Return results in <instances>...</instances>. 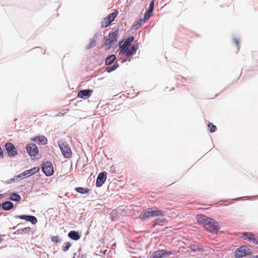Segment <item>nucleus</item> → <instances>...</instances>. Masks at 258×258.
I'll list each match as a JSON object with an SVG mask.
<instances>
[{
    "instance_id": "29",
    "label": "nucleus",
    "mask_w": 258,
    "mask_h": 258,
    "mask_svg": "<svg viewBox=\"0 0 258 258\" xmlns=\"http://www.w3.org/2000/svg\"><path fill=\"white\" fill-rule=\"evenodd\" d=\"M72 244L70 242H67L65 243V246L63 247L62 250L64 252H66L71 246Z\"/></svg>"
},
{
    "instance_id": "32",
    "label": "nucleus",
    "mask_w": 258,
    "mask_h": 258,
    "mask_svg": "<svg viewBox=\"0 0 258 258\" xmlns=\"http://www.w3.org/2000/svg\"><path fill=\"white\" fill-rule=\"evenodd\" d=\"M152 13H148V12H147L145 14L144 18V22H146L150 18Z\"/></svg>"
},
{
    "instance_id": "19",
    "label": "nucleus",
    "mask_w": 258,
    "mask_h": 258,
    "mask_svg": "<svg viewBox=\"0 0 258 258\" xmlns=\"http://www.w3.org/2000/svg\"><path fill=\"white\" fill-rule=\"evenodd\" d=\"M75 190L81 194H86L89 192L90 189L86 187H78L75 188Z\"/></svg>"
},
{
    "instance_id": "21",
    "label": "nucleus",
    "mask_w": 258,
    "mask_h": 258,
    "mask_svg": "<svg viewBox=\"0 0 258 258\" xmlns=\"http://www.w3.org/2000/svg\"><path fill=\"white\" fill-rule=\"evenodd\" d=\"M33 140L38 142L42 145H44L47 143V139L43 136L37 137Z\"/></svg>"
},
{
    "instance_id": "9",
    "label": "nucleus",
    "mask_w": 258,
    "mask_h": 258,
    "mask_svg": "<svg viewBox=\"0 0 258 258\" xmlns=\"http://www.w3.org/2000/svg\"><path fill=\"white\" fill-rule=\"evenodd\" d=\"M42 169L43 172L47 176L51 175L54 172L53 166L50 162L44 163L42 167Z\"/></svg>"
},
{
    "instance_id": "28",
    "label": "nucleus",
    "mask_w": 258,
    "mask_h": 258,
    "mask_svg": "<svg viewBox=\"0 0 258 258\" xmlns=\"http://www.w3.org/2000/svg\"><path fill=\"white\" fill-rule=\"evenodd\" d=\"M96 44V41L95 40H92L87 45V49H89V48H91L92 47H94L95 46Z\"/></svg>"
},
{
    "instance_id": "27",
    "label": "nucleus",
    "mask_w": 258,
    "mask_h": 258,
    "mask_svg": "<svg viewBox=\"0 0 258 258\" xmlns=\"http://www.w3.org/2000/svg\"><path fill=\"white\" fill-rule=\"evenodd\" d=\"M208 125L211 133H213L217 130V127L212 123H209Z\"/></svg>"
},
{
    "instance_id": "38",
    "label": "nucleus",
    "mask_w": 258,
    "mask_h": 258,
    "mask_svg": "<svg viewBox=\"0 0 258 258\" xmlns=\"http://www.w3.org/2000/svg\"><path fill=\"white\" fill-rule=\"evenodd\" d=\"M124 61H125V60H122V62H124Z\"/></svg>"
},
{
    "instance_id": "18",
    "label": "nucleus",
    "mask_w": 258,
    "mask_h": 258,
    "mask_svg": "<svg viewBox=\"0 0 258 258\" xmlns=\"http://www.w3.org/2000/svg\"><path fill=\"white\" fill-rule=\"evenodd\" d=\"M14 207L13 204L10 201H7L3 203L2 205V207L3 210L8 211L12 209Z\"/></svg>"
},
{
    "instance_id": "25",
    "label": "nucleus",
    "mask_w": 258,
    "mask_h": 258,
    "mask_svg": "<svg viewBox=\"0 0 258 258\" xmlns=\"http://www.w3.org/2000/svg\"><path fill=\"white\" fill-rule=\"evenodd\" d=\"M142 23H143V19H140L138 21L137 23L133 25V28L135 29V30L138 29L142 25Z\"/></svg>"
},
{
    "instance_id": "15",
    "label": "nucleus",
    "mask_w": 258,
    "mask_h": 258,
    "mask_svg": "<svg viewBox=\"0 0 258 258\" xmlns=\"http://www.w3.org/2000/svg\"><path fill=\"white\" fill-rule=\"evenodd\" d=\"M196 219L199 224H202L205 226V224L208 222L207 220H209L210 218L203 215H197Z\"/></svg>"
},
{
    "instance_id": "37",
    "label": "nucleus",
    "mask_w": 258,
    "mask_h": 258,
    "mask_svg": "<svg viewBox=\"0 0 258 258\" xmlns=\"http://www.w3.org/2000/svg\"><path fill=\"white\" fill-rule=\"evenodd\" d=\"M15 181V178H11L10 180H9L7 183H11L13 181Z\"/></svg>"
},
{
    "instance_id": "26",
    "label": "nucleus",
    "mask_w": 258,
    "mask_h": 258,
    "mask_svg": "<svg viewBox=\"0 0 258 258\" xmlns=\"http://www.w3.org/2000/svg\"><path fill=\"white\" fill-rule=\"evenodd\" d=\"M28 221L30 222L33 224H35L37 223V218L34 216H29Z\"/></svg>"
},
{
    "instance_id": "13",
    "label": "nucleus",
    "mask_w": 258,
    "mask_h": 258,
    "mask_svg": "<svg viewBox=\"0 0 258 258\" xmlns=\"http://www.w3.org/2000/svg\"><path fill=\"white\" fill-rule=\"evenodd\" d=\"M39 170V168L38 167H34L30 170H27L23 172L22 173L16 176V177H22V176H26V177H28L34 173L37 172Z\"/></svg>"
},
{
    "instance_id": "36",
    "label": "nucleus",
    "mask_w": 258,
    "mask_h": 258,
    "mask_svg": "<svg viewBox=\"0 0 258 258\" xmlns=\"http://www.w3.org/2000/svg\"><path fill=\"white\" fill-rule=\"evenodd\" d=\"M234 41L235 43L237 46H238V44H239V41H238V40L237 39H234Z\"/></svg>"
},
{
    "instance_id": "2",
    "label": "nucleus",
    "mask_w": 258,
    "mask_h": 258,
    "mask_svg": "<svg viewBox=\"0 0 258 258\" xmlns=\"http://www.w3.org/2000/svg\"><path fill=\"white\" fill-rule=\"evenodd\" d=\"M120 48L119 51V54H124L126 56H130L136 52L138 48L134 46H132L130 49H128L129 45L125 43L123 40L120 41L119 44Z\"/></svg>"
},
{
    "instance_id": "14",
    "label": "nucleus",
    "mask_w": 258,
    "mask_h": 258,
    "mask_svg": "<svg viewBox=\"0 0 258 258\" xmlns=\"http://www.w3.org/2000/svg\"><path fill=\"white\" fill-rule=\"evenodd\" d=\"M92 90L85 89L80 91L78 93V97L84 99L88 98L92 95Z\"/></svg>"
},
{
    "instance_id": "12",
    "label": "nucleus",
    "mask_w": 258,
    "mask_h": 258,
    "mask_svg": "<svg viewBox=\"0 0 258 258\" xmlns=\"http://www.w3.org/2000/svg\"><path fill=\"white\" fill-rule=\"evenodd\" d=\"M241 237L244 240L252 241L253 243L258 244V240L254 237L253 234L251 232L243 233Z\"/></svg>"
},
{
    "instance_id": "33",
    "label": "nucleus",
    "mask_w": 258,
    "mask_h": 258,
    "mask_svg": "<svg viewBox=\"0 0 258 258\" xmlns=\"http://www.w3.org/2000/svg\"><path fill=\"white\" fill-rule=\"evenodd\" d=\"M18 217L21 219H23V220H26L27 221H28V217H29V216L28 215H20L18 216Z\"/></svg>"
},
{
    "instance_id": "23",
    "label": "nucleus",
    "mask_w": 258,
    "mask_h": 258,
    "mask_svg": "<svg viewBox=\"0 0 258 258\" xmlns=\"http://www.w3.org/2000/svg\"><path fill=\"white\" fill-rule=\"evenodd\" d=\"M118 67L119 64L117 62H115L112 66L107 68L106 71L107 73H110L116 70Z\"/></svg>"
},
{
    "instance_id": "20",
    "label": "nucleus",
    "mask_w": 258,
    "mask_h": 258,
    "mask_svg": "<svg viewBox=\"0 0 258 258\" xmlns=\"http://www.w3.org/2000/svg\"><path fill=\"white\" fill-rule=\"evenodd\" d=\"M116 59V56L114 54H111L108 56L105 60V64L109 65L113 62Z\"/></svg>"
},
{
    "instance_id": "10",
    "label": "nucleus",
    "mask_w": 258,
    "mask_h": 258,
    "mask_svg": "<svg viewBox=\"0 0 258 258\" xmlns=\"http://www.w3.org/2000/svg\"><path fill=\"white\" fill-rule=\"evenodd\" d=\"M249 250L250 249L249 248H247L245 246H242L235 251V256L238 258L244 256L250 252Z\"/></svg>"
},
{
    "instance_id": "11",
    "label": "nucleus",
    "mask_w": 258,
    "mask_h": 258,
    "mask_svg": "<svg viewBox=\"0 0 258 258\" xmlns=\"http://www.w3.org/2000/svg\"><path fill=\"white\" fill-rule=\"evenodd\" d=\"M5 147L9 156L14 157L17 154V150L12 143H7Z\"/></svg>"
},
{
    "instance_id": "8",
    "label": "nucleus",
    "mask_w": 258,
    "mask_h": 258,
    "mask_svg": "<svg viewBox=\"0 0 258 258\" xmlns=\"http://www.w3.org/2000/svg\"><path fill=\"white\" fill-rule=\"evenodd\" d=\"M26 150L29 155L32 158H35L36 155L38 153V149L35 144H31L27 145Z\"/></svg>"
},
{
    "instance_id": "34",
    "label": "nucleus",
    "mask_w": 258,
    "mask_h": 258,
    "mask_svg": "<svg viewBox=\"0 0 258 258\" xmlns=\"http://www.w3.org/2000/svg\"><path fill=\"white\" fill-rule=\"evenodd\" d=\"M107 173L106 172H102L99 173L97 176V177H106Z\"/></svg>"
},
{
    "instance_id": "30",
    "label": "nucleus",
    "mask_w": 258,
    "mask_h": 258,
    "mask_svg": "<svg viewBox=\"0 0 258 258\" xmlns=\"http://www.w3.org/2000/svg\"><path fill=\"white\" fill-rule=\"evenodd\" d=\"M154 1H152L149 5V7L148 9V10L147 12H148V13H152L153 9H154Z\"/></svg>"
},
{
    "instance_id": "22",
    "label": "nucleus",
    "mask_w": 258,
    "mask_h": 258,
    "mask_svg": "<svg viewBox=\"0 0 258 258\" xmlns=\"http://www.w3.org/2000/svg\"><path fill=\"white\" fill-rule=\"evenodd\" d=\"M9 199L14 201H19L21 199V198L18 194L16 193H13L10 195Z\"/></svg>"
},
{
    "instance_id": "31",
    "label": "nucleus",
    "mask_w": 258,
    "mask_h": 258,
    "mask_svg": "<svg viewBox=\"0 0 258 258\" xmlns=\"http://www.w3.org/2000/svg\"><path fill=\"white\" fill-rule=\"evenodd\" d=\"M134 38L133 36H131L128 37V38L126 40H123V41L129 45H131V43L133 41Z\"/></svg>"
},
{
    "instance_id": "7",
    "label": "nucleus",
    "mask_w": 258,
    "mask_h": 258,
    "mask_svg": "<svg viewBox=\"0 0 258 258\" xmlns=\"http://www.w3.org/2000/svg\"><path fill=\"white\" fill-rule=\"evenodd\" d=\"M59 146L63 156L66 158H70L72 156L71 149L66 143L63 142L59 144Z\"/></svg>"
},
{
    "instance_id": "35",
    "label": "nucleus",
    "mask_w": 258,
    "mask_h": 258,
    "mask_svg": "<svg viewBox=\"0 0 258 258\" xmlns=\"http://www.w3.org/2000/svg\"><path fill=\"white\" fill-rule=\"evenodd\" d=\"M51 240L52 241L58 242L59 241V238L57 236H52L51 238Z\"/></svg>"
},
{
    "instance_id": "1",
    "label": "nucleus",
    "mask_w": 258,
    "mask_h": 258,
    "mask_svg": "<svg viewBox=\"0 0 258 258\" xmlns=\"http://www.w3.org/2000/svg\"><path fill=\"white\" fill-rule=\"evenodd\" d=\"M165 215V212L164 211L160 210L158 209H153L152 208H148L144 210L141 213L140 218L141 220H145L150 217H157V216H164Z\"/></svg>"
},
{
    "instance_id": "6",
    "label": "nucleus",
    "mask_w": 258,
    "mask_h": 258,
    "mask_svg": "<svg viewBox=\"0 0 258 258\" xmlns=\"http://www.w3.org/2000/svg\"><path fill=\"white\" fill-rule=\"evenodd\" d=\"M118 14V11H115L113 13L110 14L107 17L104 18L101 21V27H107L114 20Z\"/></svg>"
},
{
    "instance_id": "24",
    "label": "nucleus",
    "mask_w": 258,
    "mask_h": 258,
    "mask_svg": "<svg viewBox=\"0 0 258 258\" xmlns=\"http://www.w3.org/2000/svg\"><path fill=\"white\" fill-rule=\"evenodd\" d=\"M106 178H97L96 185L97 187L101 186L105 182Z\"/></svg>"
},
{
    "instance_id": "4",
    "label": "nucleus",
    "mask_w": 258,
    "mask_h": 258,
    "mask_svg": "<svg viewBox=\"0 0 258 258\" xmlns=\"http://www.w3.org/2000/svg\"><path fill=\"white\" fill-rule=\"evenodd\" d=\"M208 222L205 224V228L211 233H216L219 229L218 223L212 219L207 220Z\"/></svg>"
},
{
    "instance_id": "3",
    "label": "nucleus",
    "mask_w": 258,
    "mask_h": 258,
    "mask_svg": "<svg viewBox=\"0 0 258 258\" xmlns=\"http://www.w3.org/2000/svg\"><path fill=\"white\" fill-rule=\"evenodd\" d=\"M118 37V30H116L113 32L109 33L108 38L105 39L104 45L109 49L111 46L112 43L117 40Z\"/></svg>"
},
{
    "instance_id": "16",
    "label": "nucleus",
    "mask_w": 258,
    "mask_h": 258,
    "mask_svg": "<svg viewBox=\"0 0 258 258\" xmlns=\"http://www.w3.org/2000/svg\"><path fill=\"white\" fill-rule=\"evenodd\" d=\"M167 222V220L165 218L157 219L152 222V225L153 227H155L156 225L164 226Z\"/></svg>"
},
{
    "instance_id": "17",
    "label": "nucleus",
    "mask_w": 258,
    "mask_h": 258,
    "mask_svg": "<svg viewBox=\"0 0 258 258\" xmlns=\"http://www.w3.org/2000/svg\"><path fill=\"white\" fill-rule=\"evenodd\" d=\"M68 236L73 240H78L80 238V235L76 231L72 230L68 233Z\"/></svg>"
},
{
    "instance_id": "5",
    "label": "nucleus",
    "mask_w": 258,
    "mask_h": 258,
    "mask_svg": "<svg viewBox=\"0 0 258 258\" xmlns=\"http://www.w3.org/2000/svg\"><path fill=\"white\" fill-rule=\"evenodd\" d=\"M172 251H167L162 249L154 251L151 255V258H169L170 255L173 254Z\"/></svg>"
}]
</instances>
